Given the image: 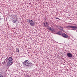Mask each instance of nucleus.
Returning a JSON list of instances; mask_svg holds the SVG:
<instances>
[{"label":"nucleus","instance_id":"f03ea898","mask_svg":"<svg viewBox=\"0 0 77 77\" xmlns=\"http://www.w3.org/2000/svg\"><path fill=\"white\" fill-rule=\"evenodd\" d=\"M23 64L24 65L29 66L30 65V62L28 60H25L23 62Z\"/></svg>","mask_w":77,"mask_h":77},{"label":"nucleus","instance_id":"f3484780","mask_svg":"<svg viewBox=\"0 0 77 77\" xmlns=\"http://www.w3.org/2000/svg\"><path fill=\"white\" fill-rule=\"evenodd\" d=\"M76 32H77V30H76Z\"/></svg>","mask_w":77,"mask_h":77},{"label":"nucleus","instance_id":"39448f33","mask_svg":"<svg viewBox=\"0 0 77 77\" xmlns=\"http://www.w3.org/2000/svg\"><path fill=\"white\" fill-rule=\"evenodd\" d=\"M62 36H63V37L65 38H68V35L65 34V33L62 34Z\"/></svg>","mask_w":77,"mask_h":77},{"label":"nucleus","instance_id":"dca6fc26","mask_svg":"<svg viewBox=\"0 0 77 77\" xmlns=\"http://www.w3.org/2000/svg\"><path fill=\"white\" fill-rule=\"evenodd\" d=\"M26 77H30V76H29V75H27L26 76Z\"/></svg>","mask_w":77,"mask_h":77},{"label":"nucleus","instance_id":"ddd939ff","mask_svg":"<svg viewBox=\"0 0 77 77\" xmlns=\"http://www.w3.org/2000/svg\"><path fill=\"white\" fill-rule=\"evenodd\" d=\"M7 62V60L6 59L5 60L4 63H2V64H3V63H6V62Z\"/></svg>","mask_w":77,"mask_h":77},{"label":"nucleus","instance_id":"0eeeda50","mask_svg":"<svg viewBox=\"0 0 77 77\" xmlns=\"http://www.w3.org/2000/svg\"><path fill=\"white\" fill-rule=\"evenodd\" d=\"M67 56L69 57H72V55L71 53H68L67 54Z\"/></svg>","mask_w":77,"mask_h":77},{"label":"nucleus","instance_id":"1a4fd4ad","mask_svg":"<svg viewBox=\"0 0 77 77\" xmlns=\"http://www.w3.org/2000/svg\"><path fill=\"white\" fill-rule=\"evenodd\" d=\"M57 34H58V35H61L62 32H60V31H59L58 32H57Z\"/></svg>","mask_w":77,"mask_h":77},{"label":"nucleus","instance_id":"4468645a","mask_svg":"<svg viewBox=\"0 0 77 77\" xmlns=\"http://www.w3.org/2000/svg\"><path fill=\"white\" fill-rule=\"evenodd\" d=\"M66 29H67V30H69V28H68V27H67V26H66Z\"/></svg>","mask_w":77,"mask_h":77},{"label":"nucleus","instance_id":"f257e3e1","mask_svg":"<svg viewBox=\"0 0 77 77\" xmlns=\"http://www.w3.org/2000/svg\"><path fill=\"white\" fill-rule=\"evenodd\" d=\"M8 61L7 63V65L8 66H11L13 62V59L11 57H9L8 58Z\"/></svg>","mask_w":77,"mask_h":77},{"label":"nucleus","instance_id":"a211bd4d","mask_svg":"<svg viewBox=\"0 0 77 77\" xmlns=\"http://www.w3.org/2000/svg\"><path fill=\"white\" fill-rule=\"evenodd\" d=\"M0 19H1V18H0Z\"/></svg>","mask_w":77,"mask_h":77},{"label":"nucleus","instance_id":"2eb2a0df","mask_svg":"<svg viewBox=\"0 0 77 77\" xmlns=\"http://www.w3.org/2000/svg\"><path fill=\"white\" fill-rule=\"evenodd\" d=\"M0 77H3V75H2V74H0Z\"/></svg>","mask_w":77,"mask_h":77},{"label":"nucleus","instance_id":"423d86ee","mask_svg":"<svg viewBox=\"0 0 77 77\" xmlns=\"http://www.w3.org/2000/svg\"><path fill=\"white\" fill-rule=\"evenodd\" d=\"M48 25L49 24L47 22H45V23H44L43 24V26H45V27H48Z\"/></svg>","mask_w":77,"mask_h":77},{"label":"nucleus","instance_id":"20e7f679","mask_svg":"<svg viewBox=\"0 0 77 77\" xmlns=\"http://www.w3.org/2000/svg\"><path fill=\"white\" fill-rule=\"evenodd\" d=\"M67 27H70V28H73L72 29V30H76V29H77V27H76L75 26H73L68 25V26H67Z\"/></svg>","mask_w":77,"mask_h":77},{"label":"nucleus","instance_id":"9b49d317","mask_svg":"<svg viewBox=\"0 0 77 77\" xmlns=\"http://www.w3.org/2000/svg\"><path fill=\"white\" fill-rule=\"evenodd\" d=\"M50 30H51V31L52 32H55V30L52 28H51V29Z\"/></svg>","mask_w":77,"mask_h":77},{"label":"nucleus","instance_id":"6e6552de","mask_svg":"<svg viewBox=\"0 0 77 77\" xmlns=\"http://www.w3.org/2000/svg\"><path fill=\"white\" fill-rule=\"evenodd\" d=\"M58 29H59L60 30H63V28L62 26H57Z\"/></svg>","mask_w":77,"mask_h":77},{"label":"nucleus","instance_id":"9d476101","mask_svg":"<svg viewBox=\"0 0 77 77\" xmlns=\"http://www.w3.org/2000/svg\"><path fill=\"white\" fill-rule=\"evenodd\" d=\"M16 51L17 53H19V49H18V48H16Z\"/></svg>","mask_w":77,"mask_h":77},{"label":"nucleus","instance_id":"7ed1b4c3","mask_svg":"<svg viewBox=\"0 0 77 77\" xmlns=\"http://www.w3.org/2000/svg\"><path fill=\"white\" fill-rule=\"evenodd\" d=\"M27 20H27L28 22H29V23L30 26H33L35 25V23L33 22V21L32 20H30V19H28Z\"/></svg>","mask_w":77,"mask_h":77},{"label":"nucleus","instance_id":"f8f14e48","mask_svg":"<svg viewBox=\"0 0 77 77\" xmlns=\"http://www.w3.org/2000/svg\"><path fill=\"white\" fill-rule=\"evenodd\" d=\"M48 30H50L51 29V27L49 26L48 27Z\"/></svg>","mask_w":77,"mask_h":77}]
</instances>
